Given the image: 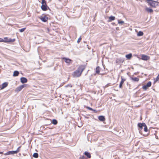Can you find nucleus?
Wrapping results in <instances>:
<instances>
[{
    "instance_id": "obj_17",
    "label": "nucleus",
    "mask_w": 159,
    "mask_h": 159,
    "mask_svg": "<svg viewBox=\"0 0 159 159\" xmlns=\"http://www.w3.org/2000/svg\"><path fill=\"white\" fill-rule=\"evenodd\" d=\"M132 57V54L131 53H129L128 54L126 55L125 56V57L127 59H130Z\"/></svg>"
},
{
    "instance_id": "obj_42",
    "label": "nucleus",
    "mask_w": 159,
    "mask_h": 159,
    "mask_svg": "<svg viewBox=\"0 0 159 159\" xmlns=\"http://www.w3.org/2000/svg\"><path fill=\"white\" fill-rule=\"evenodd\" d=\"M3 153V152H0V154H2Z\"/></svg>"
},
{
    "instance_id": "obj_19",
    "label": "nucleus",
    "mask_w": 159,
    "mask_h": 159,
    "mask_svg": "<svg viewBox=\"0 0 159 159\" xmlns=\"http://www.w3.org/2000/svg\"><path fill=\"white\" fill-rule=\"evenodd\" d=\"M100 71V68L99 66H98L96 69V73L99 74Z\"/></svg>"
},
{
    "instance_id": "obj_23",
    "label": "nucleus",
    "mask_w": 159,
    "mask_h": 159,
    "mask_svg": "<svg viewBox=\"0 0 159 159\" xmlns=\"http://www.w3.org/2000/svg\"><path fill=\"white\" fill-rule=\"evenodd\" d=\"M144 131L145 132H148V129L147 127L145 124V125H144Z\"/></svg>"
},
{
    "instance_id": "obj_40",
    "label": "nucleus",
    "mask_w": 159,
    "mask_h": 159,
    "mask_svg": "<svg viewBox=\"0 0 159 159\" xmlns=\"http://www.w3.org/2000/svg\"><path fill=\"white\" fill-rule=\"evenodd\" d=\"M158 80H158V79H156V80L155 81V82H157Z\"/></svg>"
},
{
    "instance_id": "obj_38",
    "label": "nucleus",
    "mask_w": 159,
    "mask_h": 159,
    "mask_svg": "<svg viewBox=\"0 0 159 159\" xmlns=\"http://www.w3.org/2000/svg\"><path fill=\"white\" fill-rule=\"evenodd\" d=\"M63 60H70V59H67V58H63Z\"/></svg>"
},
{
    "instance_id": "obj_21",
    "label": "nucleus",
    "mask_w": 159,
    "mask_h": 159,
    "mask_svg": "<svg viewBox=\"0 0 159 159\" xmlns=\"http://www.w3.org/2000/svg\"><path fill=\"white\" fill-rule=\"evenodd\" d=\"M143 32L141 31H139L137 34V36H143Z\"/></svg>"
},
{
    "instance_id": "obj_14",
    "label": "nucleus",
    "mask_w": 159,
    "mask_h": 159,
    "mask_svg": "<svg viewBox=\"0 0 159 159\" xmlns=\"http://www.w3.org/2000/svg\"><path fill=\"white\" fill-rule=\"evenodd\" d=\"M150 59V57L146 55H142V60H148Z\"/></svg>"
},
{
    "instance_id": "obj_11",
    "label": "nucleus",
    "mask_w": 159,
    "mask_h": 159,
    "mask_svg": "<svg viewBox=\"0 0 159 159\" xmlns=\"http://www.w3.org/2000/svg\"><path fill=\"white\" fill-rule=\"evenodd\" d=\"M98 119L99 120L102 121H103L105 120L104 116H99L98 117Z\"/></svg>"
},
{
    "instance_id": "obj_26",
    "label": "nucleus",
    "mask_w": 159,
    "mask_h": 159,
    "mask_svg": "<svg viewBox=\"0 0 159 159\" xmlns=\"http://www.w3.org/2000/svg\"><path fill=\"white\" fill-rule=\"evenodd\" d=\"M124 23V22L123 21H120V20H118V23L120 24L121 25H122L123 23Z\"/></svg>"
},
{
    "instance_id": "obj_36",
    "label": "nucleus",
    "mask_w": 159,
    "mask_h": 159,
    "mask_svg": "<svg viewBox=\"0 0 159 159\" xmlns=\"http://www.w3.org/2000/svg\"><path fill=\"white\" fill-rule=\"evenodd\" d=\"M0 42H4V40L2 38H0Z\"/></svg>"
},
{
    "instance_id": "obj_33",
    "label": "nucleus",
    "mask_w": 159,
    "mask_h": 159,
    "mask_svg": "<svg viewBox=\"0 0 159 159\" xmlns=\"http://www.w3.org/2000/svg\"><path fill=\"white\" fill-rule=\"evenodd\" d=\"M4 154L5 155H10V152L9 151V152H7V153H5Z\"/></svg>"
},
{
    "instance_id": "obj_30",
    "label": "nucleus",
    "mask_w": 159,
    "mask_h": 159,
    "mask_svg": "<svg viewBox=\"0 0 159 159\" xmlns=\"http://www.w3.org/2000/svg\"><path fill=\"white\" fill-rule=\"evenodd\" d=\"M86 108H87V109H89V110H91V111L93 110V109L92 108H91L89 107H86Z\"/></svg>"
},
{
    "instance_id": "obj_3",
    "label": "nucleus",
    "mask_w": 159,
    "mask_h": 159,
    "mask_svg": "<svg viewBox=\"0 0 159 159\" xmlns=\"http://www.w3.org/2000/svg\"><path fill=\"white\" fill-rule=\"evenodd\" d=\"M126 80V79L123 76L121 77V81L120 82L119 87L120 88H122V85L124 82Z\"/></svg>"
},
{
    "instance_id": "obj_16",
    "label": "nucleus",
    "mask_w": 159,
    "mask_h": 159,
    "mask_svg": "<svg viewBox=\"0 0 159 159\" xmlns=\"http://www.w3.org/2000/svg\"><path fill=\"white\" fill-rule=\"evenodd\" d=\"M84 154L89 158H90L91 157V155L90 153L89 152H84Z\"/></svg>"
},
{
    "instance_id": "obj_4",
    "label": "nucleus",
    "mask_w": 159,
    "mask_h": 159,
    "mask_svg": "<svg viewBox=\"0 0 159 159\" xmlns=\"http://www.w3.org/2000/svg\"><path fill=\"white\" fill-rule=\"evenodd\" d=\"M152 85V83L151 81H149L146 85H144L142 87V88L145 90H146L148 87H150Z\"/></svg>"
},
{
    "instance_id": "obj_22",
    "label": "nucleus",
    "mask_w": 159,
    "mask_h": 159,
    "mask_svg": "<svg viewBox=\"0 0 159 159\" xmlns=\"http://www.w3.org/2000/svg\"><path fill=\"white\" fill-rule=\"evenodd\" d=\"M115 19V17L114 16H111L109 17V20L110 21L112 20H114Z\"/></svg>"
},
{
    "instance_id": "obj_8",
    "label": "nucleus",
    "mask_w": 159,
    "mask_h": 159,
    "mask_svg": "<svg viewBox=\"0 0 159 159\" xmlns=\"http://www.w3.org/2000/svg\"><path fill=\"white\" fill-rule=\"evenodd\" d=\"M40 18L42 21L44 22H46L48 19V17L45 15H43L41 16Z\"/></svg>"
},
{
    "instance_id": "obj_13",
    "label": "nucleus",
    "mask_w": 159,
    "mask_h": 159,
    "mask_svg": "<svg viewBox=\"0 0 159 159\" xmlns=\"http://www.w3.org/2000/svg\"><path fill=\"white\" fill-rule=\"evenodd\" d=\"M131 80L134 82H138L139 80V78L138 77H134L131 78Z\"/></svg>"
},
{
    "instance_id": "obj_6",
    "label": "nucleus",
    "mask_w": 159,
    "mask_h": 159,
    "mask_svg": "<svg viewBox=\"0 0 159 159\" xmlns=\"http://www.w3.org/2000/svg\"><path fill=\"white\" fill-rule=\"evenodd\" d=\"M8 85V83L6 82L3 83L2 85H0V89H2L7 87Z\"/></svg>"
},
{
    "instance_id": "obj_1",
    "label": "nucleus",
    "mask_w": 159,
    "mask_h": 159,
    "mask_svg": "<svg viewBox=\"0 0 159 159\" xmlns=\"http://www.w3.org/2000/svg\"><path fill=\"white\" fill-rule=\"evenodd\" d=\"M85 66H80L77 70L75 71L72 74L74 77H79L80 76L84 70L85 69Z\"/></svg>"
},
{
    "instance_id": "obj_28",
    "label": "nucleus",
    "mask_w": 159,
    "mask_h": 159,
    "mask_svg": "<svg viewBox=\"0 0 159 159\" xmlns=\"http://www.w3.org/2000/svg\"><path fill=\"white\" fill-rule=\"evenodd\" d=\"M42 4H46V1L45 0H42L41 2Z\"/></svg>"
},
{
    "instance_id": "obj_24",
    "label": "nucleus",
    "mask_w": 159,
    "mask_h": 159,
    "mask_svg": "<svg viewBox=\"0 0 159 159\" xmlns=\"http://www.w3.org/2000/svg\"><path fill=\"white\" fill-rule=\"evenodd\" d=\"M33 157L35 158H38L39 157V155L38 153H35L33 154Z\"/></svg>"
},
{
    "instance_id": "obj_39",
    "label": "nucleus",
    "mask_w": 159,
    "mask_h": 159,
    "mask_svg": "<svg viewBox=\"0 0 159 159\" xmlns=\"http://www.w3.org/2000/svg\"><path fill=\"white\" fill-rule=\"evenodd\" d=\"M156 79H158V80H159V76L158 75Z\"/></svg>"
},
{
    "instance_id": "obj_34",
    "label": "nucleus",
    "mask_w": 159,
    "mask_h": 159,
    "mask_svg": "<svg viewBox=\"0 0 159 159\" xmlns=\"http://www.w3.org/2000/svg\"><path fill=\"white\" fill-rule=\"evenodd\" d=\"M80 159H85V157L84 156H82L80 157Z\"/></svg>"
},
{
    "instance_id": "obj_18",
    "label": "nucleus",
    "mask_w": 159,
    "mask_h": 159,
    "mask_svg": "<svg viewBox=\"0 0 159 159\" xmlns=\"http://www.w3.org/2000/svg\"><path fill=\"white\" fill-rule=\"evenodd\" d=\"M19 73V72L17 71H15L14 72L13 74V76H18Z\"/></svg>"
},
{
    "instance_id": "obj_25",
    "label": "nucleus",
    "mask_w": 159,
    "mask_h": 159,
    "mask_svg": "<svg viewBox=\"0 0 159 159\" xmlns=\"http://www.w3.org/2000/svg\"><path fill=\"white\" fill-rule=\"evenodd\" d=\"M10 154H16V151H10Z\"/></svg>"
},
{
    "instance_id": "obj_5",
    "label": "nucleus",
    "mask_w": 159,
    "mask_h": 159,
    "mask_svg": "<svg viewBox=\"0 0 159 159\" xmlns=\"http://www.w3.org/2000/svg\"><path fill=\"white\" fill-rule=\"evenodd\" d=\"M4 42H14L15 39H8L7 38H4Z\"/></svg>"
},
{
    "instance_id": "obj_27",
    "label": "nucleus",
    "mask_w": 159,
    "mask_h": 159,
    "mask_svg": "<svg viewBox=\"0 0 159 159\" xmlns=\"http://www.w3.org/2000/svg\"><path fill=\"white\" fill-rule=\"evenodd\" d=\"M25 29H26V28H23L22 29L19 30V31L20 32H24Z\"/></svg>"
},
{
    "instance_id": "obj_41",
    "label": "nucleus",
    "mask_w": 159,
    "mask_h": 159,
    "mask_svg": "<svg viewBox=\"0 0 159 159\" xmlns=\"http://www.w3.org/2000/svg\"><path fill=\"white\" fill-rule=\"evenodd\" d=\"M158 80H158V79H156V80L155 81V82H157Z\"/></svg>"
},
{
    "instance_id": "obj_7",
    "label": "nucleus",
    "mask_w": 159,
    "mask_h": 159,
    "mask_svg": "<svg viewBox=\"0 0 159 159\" xmlns=\"http://www.w3.org/2000/svg\"><path fill=\"white\" fill-rule=\"evenodd\" d=\"M27 84H24L21 85L16 88V90L18 91H20L22 89L26 86Z\"/></svg>"
},
{
    "instance_id": "obj_31",
    "label": "nucleus",
    "mask_w": 159,
    "mask_h": 159,
    "mask_svg": "<svg viewBox=\"0 0 159 159\" xmlns=\"http://www.w3.org/2000/svg\"><path fill=\"white\" fill-rule=\"evenodd\" d=\"M71 61V60H65V62L67 63H70Z\"/></svg>"
},
{
    "instance_id": "obj_12",
    "label": "nucleus",
    "mask_w": 159,
    "mask_h": 159,
    "mask_svg": "<svg viewBox=\"0 0 159 159\" xmlns=\"http://www.w3.org/2000/svg\"><path fill=\"white\" fill-rule=\"evenodd\" d=\"M145 123H139L138 124V127L140 128L141 129H142L143 127H144V125H145Z\"/></svg>"
},
{
    "instance_id": "obj_9",
    "label": "nucleus",
    "mask_w": 159,
    "mask_h": 159,
    "mask_svg": "<svg viewBox=\"0 0 159 159\" xmlns=\"http://www.w3.org/2000/svg\"><path fill=\"white\" fill-rule=\"evenodd\" d=\"M48 6H47L46 4L45 5L44 4H42L41 6V8L42 10L43 11H46L47 9Z\"/></svg>"
},
{
    "instance_id": "obj_35",
    "label": "nucleus",
    "mask_w": 159,
    "mask_h": 159,
    "mask_svg": "<svg viewBox=\"0 0 159 159\" xmlns=\"http://www.w3.org/2000/svg\"><path fill=\"white\" fill-rule=\"evenodd\" d=\"M81 37H80L79 39H78V41H77V42L79 43L81 41Z\"/></svg>"
},
{
    "instance_id": "obj_32",
    "label": "nucleus",
    "mask_w": 159,
    "mask_h": 159,
    "mask_svg": "<svg viewBox=\"0 0 159 159\" xmlns=\"http://www.w3.org/2000/svg\"><path fill=\"white\" fill-rule=\"evenodd\" d=\"M72 86L71 84H68L66 86V87H72Z\"/></svg>"
},
{
    "instance_id": "obj_20",
    "label": "nucleus",
    "mask_w": 159,
    "mask_h": 159,
    "mask_svg": "<svg viewBox=\"0 0 159 159\" xmlns=\"http://www.w3.org/2000/svg\"><path fill=\"white\" fill-rule=\"evenodd\" d=\"M52 123L54 125H56L57 123V121L56 119H53L52 121Z\"/></svg>"
},
{
    "instance_id": "obj_37",
    "label": "nucleus",
    "mask_w": 159,
    "mask_h": 159,
    "mask_svg": "<svg viewBox=\"0 0 159 159\" xmlns=\"http://www.w3.org/2000/svg\"><path fill=\"white\" fill-rule=\"evenodd\" d=\"M92 111H94V112L95 113H96L98 112V111H97V110H95L93 109V110H92Z\"/></svg>"
},
{
    "instance_id": "obj_10",
    "label": "nucleus",
    "mask_w": 159,
    "mask_h": 159,
    "mask_svg": "<svg viewBox=\"0 0 159 159\" xmlns=\"http://www.w3.org/2000/svg\"><path fill=\"white\" fill-rule=\"evenodd\" d=\"M20 81L23 84L27 82V80L25 78L22 77L20 78Z\"/></svg>"
},
{
    "instance_id": "obj_15",
    "label": "nucleus",
    "mask_w": 159,
    "mask_h": 159,
    "mask_svg": "<svg viewBox=\"0 0 159 159\" xmlns=\"http://www.w3.org/2000/svg\"><path fill=\"white\" fill-rule=\"evenodd\" d=\"M145 10L147 11L150 13H152L153 11V10L152 9L148 7H146L145 8Z\"/></svg>"
},
{
    "instance_id": "obj_29",
    "label": "nucleus",
    "mask_w": 159,
    "mask_h": 159,
    "mask_svg": "<svg viewBox=\"0 0 159 159\" xmlns=\"http://www.w3.org/2000/svg\"><path fill=\"white\" fill-rule=\"evenodd\" d=\"M21 147V146H20L19 148H17V150L16 151V153H17L18 152L20 151V148Z\"/></svg>"
},
{
    "instance_id": "obj_2",
    "label": "nucleus",
    "mask_w": 159,
    "mask_h": 159,
    "mask_svg": "<svg viewBox=\"0 0 159 159\" xmlns=\"http://www.w3.org/2000/svg\"><path fill=\"white\" fill-rule=\"evenodd\" d=\"M146 2L152 7H156V6L158 5L156 4V2L152 1V0H146Z\"/></svg>"
}]
</instances>
